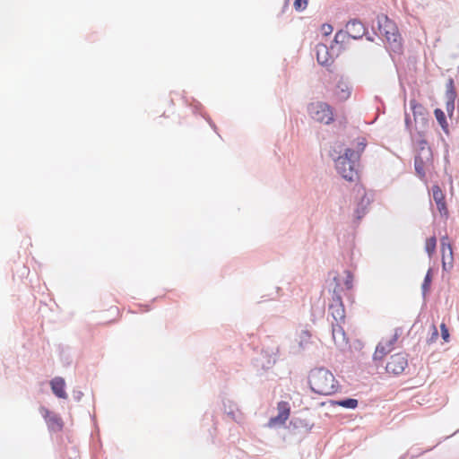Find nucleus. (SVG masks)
Wrapping results in <instances>:
<instances>
[{
  "instance_id": "19",
  "label": "nucleus",
  "mask_w": 459,
  "mask_h": 459,
  "mask_svg": "<svg viewBox=\"0 0 459 459\" xmlns=\"http://www.w3.org/2000/svg\"><path fill=\"white\" fill-rule=\"evenodd\" d=\"M436 247H437V238L435 236L430 237L426 239L425 250L428 253L429 257H431L434 255V253L436 251Z\"/></svg>"
},
{
  "instance_id": "4",
  "label": "nucleus",
  "mask_w": 459,
  "mask_h": 459,
  "mask_svg": "<svg viewBox=\"0 0 459 459\" xmlns=\"http://www.w3.org/2000/svg\"><path fill=\"white\" fill-rule=\"evenodd\" d=\"M309 112L314 119L320 123L330 124L333 120V114L330 106L324 102L313 103Z\"/></svg>"
},
{
  "instance_id": "17",
  "label": "nucleus",
  "mask_w": 459,
  "mask_h": 459,
  "mask_svg": "<svg viewBox=\"0 0 459 459\" xmlns=\"http://www.w3.org/2000/svg\"><path fill=\"white\" fill-rule=\"evenodd\" d=\"M434 115H435L437 121L438 122V124L444 130V132L447 133L448 132V124L446 122V116H445V113L443 112V110H441L440 108H436L434 110Z\"/></svg>"
},
{
  "instance_id": "25",
  "label": "nucleus",
  "mask_w": 459,
  "mask_h": 459,
  "mask_svg": "<svg viewBox=\"0 0 459 459\" xmlns=\"http://www.w3.org/2000/svg\"><path fill=\"white\" fill-rule=\"evenodd\" d=\"M446 247H452V244L449 241L448 236H443L440 239V249L446 248Z\"/></svg>"
},
{
  "instance_id": "13",
  "label": "nucleus",
  "mask_w": 459,
  "mask_h": 459,
  "mask_svg": "<svg viewBox=\"0 0 459 459\" xmlns=\"http://www.w3.org/2000/svg\"><path fill=\"white\" fill-rule=\"evenodd\" d=\"M316 59L321 65H330L333 63V57L329 53L328 48L325 44L316 46Z\"/></svg>"
},
{
  "instance_id": "26",
  "label": "nucleus",
  "mask_w": 459,
  "mask_h": 459,
  "mask_svg": "<svg viewBox=\"0 0 459 459\" xmlns=\"http://www.w3.org/2000/svg\"><path fill=\"white\" fill-rule=\"evenodd\" d=\"M322 30H323V31H324V33H325V35H328V34H330V33L332 32L333 28H332V26H331V25H329V24H324V25L322 26Z\"/></svg>"
},
{
  "instance_id": "21",
  "label": "nucleus",
  "mask_w": 459,
  "mask_h": 459,
  "mask_svg": "<svg viewBox=\"0 0 459 459\" xmlns=\"http://www.w3.org/2000/svg\"><path fill=\"white\" fill-rule=\"evenodd\" d=\"M307 3L308 0H295L293 5L296 11L301 12L307 8Z\"/></svg>"
},
{
  "instance_id": "29",
  "label": "nucleus",
  "mask_w": 459,
  "mask_h": 459,
  "mask_svg": "<svg viewBox=\"0 0 459 459\" xmlns=\"http://www.w3.org/2000/svg\"><path fill=\"white\" fill-rule=\"evenodd\" d=\"M342 92L343 93V94L342 95V98H343V99L347 98V97H348V95H349V93H350V92H349V91H348V89H347V90H345V91L342 89Z\"/></svg>"
},
{
  "instance_id": "1",
  "label": "nucleus",
  "mask_w": 459,
  "mask_h": 459,
  "mask_svg": "<svg viewBox=\"0 0 459 459\" xmlns=\"http://www.w3.org/2000/svg\"><path fill=\"white\" fill-rule=\"evenodd\" d=\"M367 145L365 138L359 139L356 149H347L343 156L335 160V167L339 174L348 181L358 178V160Z\"/></svg>"
},
{
  "instance_id": "16",
  "label": "nucleus",
  "mask_w": 459,
  "mask_h": 459,
  "mask_svg": "<svg viewBox=\"0 0 459 459\" xmlns=\"http://www.w3.org/2000/svg\"><path fill=\"white\" fill-rule=\"evenodd\" d=\"M442 268L444 271H450L454 266V253L452 247L441 248Z\"/></svg>"
},
{
  "instance_id": "22",
  "label": "nucleus",
  "mask_w": 459,
  "mask_h": 459,
  "mask_svg": "<svg viewBox=\"0 0 459 459\" xmlns=\"http://www.w3.org/2000/svg\"><path fill=\"white\" fill-rule=\"evenodd\" d=\"M430 282H431V270H429L425 276L424 282L422 284V289H423L424 292L429 290Z\"/></svg>"
},
{
  "instance_id": "7",
  "label": "nucleus",
  "mask_w": 459,
  "mask_h": 459,
  "mask_svg": "<svg viewBox=\"0 0 459 459\" xmlns=\"http://www.w3.org/2000/svg\"><path fill=\"white\" fill-rule=\"evenodd\" d=\"M278 415L270 419L268 422L269 427H275L283 425L289 419L290 414V408L287 402H280L277 404Z\"/></svg>"
},
{
  "instance_id": "9",
  "label": "nucleus",
  "mask_w": 459,
  "mask_h": 459,
  "mask_svg": "<svg viewBox=\"0 0 459 459\" xmlns=\"http://www.w3.org/2000/svg\"><path fill=\"white\" fill-rule=\"evenodd\" d=\"M410 106L413 114L415 124L420 122L424 127L428 124V111L426 108L416 100H411Z\"/></svg>"
},
{
  "instance_id": "2",
  "label": "nucleus",
  "mask_w": 459,
  "mask_h": 459,
  "mask_svg": "<svg viewBox=\"0 0 459 459\" xmlns=\"http://www.w3.org/2000/svg\"><path fill=\"white\" fill-rule=\"evenodd\" d=\"M311 390L319 395H331L339 390V383L333 373L324 368L312 369L308 375Z\"/></svg>"
},
{
  "instance_id": "24",
  "label": "nucleus",
  "mask_w": 459,
  "mask_h": 459,
  "mask_svg": "<svg viewBox=\"0 0 459 459\" xmlns=\"http://www.w3.org/2000/svg\"><path fill=\"white\" fill-rule=\"evenodd\" d=\"M440 330H441V335H442V338L445 342H448L449 341V332H448V329L446 325V324L442 323L440 325Z\"/></svg>"
},
{
  "instance_id": "6",
  "label": "nucleus",
  "mask_w": 459,
  "mask_h": 459,
  "mask_svg": "<svg viewBox=\"0 0 459 459\" xmlns=\"http://www.w3.org/2000/svg\"><path fill=\"white\" fill-rule=\"evenodd\" d=\"M39 412L47 422L48 429L52 431H60L64 427V422L60 416L50 411L48 408L41 406Z\"/></svg>"
},
{
  "instance_id": "12",
  "label": "nucleus",
  "mask_w": 459,
  "mask_h": 459,
  "mask_svg": "<svg viewBox=\"0 0 459 459\" xmlns=\"http://www.w3.org/2000/svg\"><path fill=\"white\" fill-rule=\"evenodd\" d=\"M329 312L333 316L335 320V324L342 323L345 318V309L342 302L340 298H337L334 300V303L331 304L329 307Z\"/></svg>"
},
{
  "instance_id": "8",
  "label": "nucleus",
  "mask_w": 459,
  "mask_h": 459,
  "mask_svg": "<svg viewBox=\"0 0 459 459\" xmlns=\"http://www.w3.org/2000/svg\"><path fill=\"white\" fill-rule=\"evenodd\" d=\"M395 342V337H392L388 340H382L376 347L375 352L373 354V359L375 361L382 360L388 353L393 351Z\"/></svg>"
},
{
  "instance_id": "14",
  "label": "nucleus",
  "mask_w": 459,
  "mask_h": 459,
  "mask_svg": "<svg viewBox=\"0 0 459 459\" xmlns=\"http://www.w3.org/2000/svg\"><path fill=\"white\" fill-rule=\"evenodd\" d=\"M333 339L336 345L342 347L348 343V339L346 337L343 327L341 325V323L333 324Z\"/></svg>"
},
{
  "instance_id": "23",
  "label": "nucleus",
  "mask_w": 459,
  "mask_h": 459,
  "mask_svg": "<svg viewBox=\"0 0 459 459\" xmlns=\"http://www.w3.org/2000/svg\"><path fill=\"white\" fill-rule=\"evenodd\" d=\"M414 165H415V169H416L417 173L420 177H424L425 172H424V169H423V162H422V160L416 159Z\"/></svg>"
},
{
  "instance_id": "20",
  "label": "nucleus",
  "mask_w": 459,
  "mask_h": 459,
  "mask_svg": "<svg viewBox=\"0 0 459 459\" xmlns=\"http://www.w3.org/2000/svg\"><path fill=\"white\" fill-rule=\"evenodd\" d=\"M311 339V333L305 330L302 331L299 334V346L304 348L310 341Z\"/></svg>"
},
{
  "instance_id": "27",
  "label": "nucleus",
  "mask_w": 459,
  "mask_h": 459,
  "mask_svg": "<svg viewBox=\"0 0 459 459\" xmlns=\"http://www.w3.org/2000/svg\"><path fill=\"white\" fill-rule=\"evenodd\" d=\"M405 125L409 130H411V120L408 114H406V116H405Z\"/></svg>"
},
{
  "instance_id": "28",
  "label": "nucleus",
  "mask_w": 459,
  "mask_h": 459,
  "mask_svg": "<svg viewBox=\"0 0 459 459\" xmlns=\"http://www.w3.org/2000/svg\"><path fill=\"white\" fill-rule=\"evenodd\" d=\"M446 110L448 112H453V110H454V102L453 101H449L446 103Z\"/></svg>"
},
{
  "instance_id": "3",
  "label": "nucleus",
  "mask_w": 459,
  "mask_h": 459,
  "mask_svg": "<svg viewBox=\"0 0 459 459\" xmlns=\"http://www.w3.org/2000/svg\"><path fill=\"white\" fill-rule=\"evenodd\" d=\"M378 30L394 49L401 48V36L397 26L387 16L381 15L378 17Z\"/></svg>"
},
{
  "instance_id": "10",
  "label": "nucleus",
  "mask_w": 459,
  "mask_h": 459,
  "mask_svg": "<svg viewBox=\"0 0 459 459\" xmlns=\"http://www.w3.org/2000/svg\"><path fill=\"white\" fill-rule=\"evenodd\" d=\"M432 196L440 214L446 217L448 215V210L445 200V195L438 186H432Z\"/></svg>"
},
{
  "instance_id": "5",
  "label": "nucleus",
  "mask_w": 459,
  "mask_h": 459,
  "mask_svg": "<svg viewBox=\"0 0 459 459\" xmlns=\"http://www.w3.org/2000/svg\"><path fill=\"white\" fill-rule=\"evenodd\" d=\"M407 367V356L403 352H398L390 356L386 362L385 370L388 374L397 376L402 374Z\"/></svg>"
},
{
  "instance_id": "15",
  "label": "nucleus",
  "mask_w": 459,
  "mask_h": 459,
  "mask_svg": "<svg viewBox=\"0 0 459 459\" xmlns=\"http://www.w3.org/2000/svg\"><path fill=\"white\" fill-rule=\"evenodd\" d=\"M52 392L59 398L66 399L67 394L65 392V383L64 378L56 377L50 381Z\"/></svg>"
},
{
  "instance_id": "18",
  "label": "nucleus",
  "mask_w": 459,
  "mask_h": 459,
  "mask_svg": "<svg viewBox=\"0 0 459 459\" xmlns=\"http://www.w3.org/2000/svg\"><path fill=\"white\" fill-rule=\"evenodd\" d=\"M333 403L343 408L355 409L358 406L359 402L357 399L347 398L343 400L335 401Z\"/></svg>"
},
{
  "instance_id": "11",
  "label": "nucleus",
  "mask_w": 459,
  "mask_h": 459,
  "mask_svg": "<svg viewBox=\"0 0 459 459\" xmlns=\"http://www.w3.org/2000/svg\"><path fill=\"white\" fill-rule=\"evenodd\" d=\"M346 31L352 39H360L365 34L366 28L360 21L353 19L346 24Z\"/></svg>"
}]
</instances>
